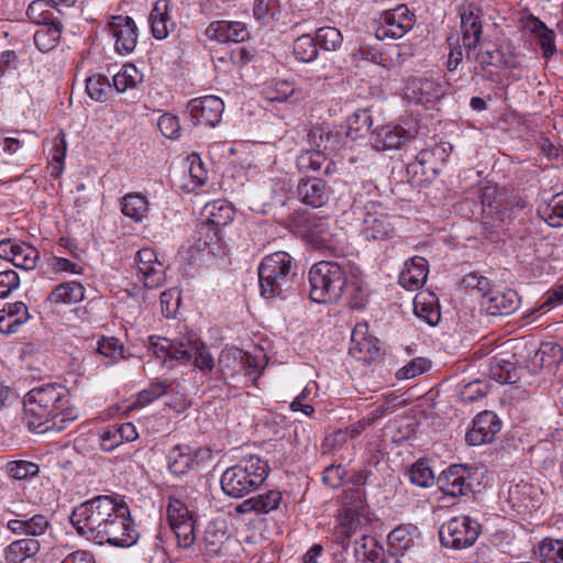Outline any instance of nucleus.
<instances>
[{"instance_id":"obj_1","label":"nucleus","mask_w":563,"mask_h":563,"mask_svg":"<svg viewBox=\"0 0 563 563\" xmlns=\"http://www.w3.org/2000/svg\"><path fill=\"white\" fill-rule=\"evenodd\" d=\"M70 522L80 536L98 544L131 547L139 533L123 500L99 495L75 507Z\"/></svg>"},{"instance_id":"obj_2","label":"nucleus","mask_w":563,"mask_h":563,"mask_svg":"<svg viewBox=\"0 0 563 563\" xmlns=\"http://www.w3.org/2000/svg\"><path fill=\"white\" fill-rule=\"evenodd\" d=\"M24 421L36 433L62 431L78 418L69 404V391L59 384H46L31 389L24 397Z\"/></svg>"},{"instance_id":"obj_3","label":"nucleus","mask_w":563,"mask_h":563,"mask_svg":"<svg viewBox=\"0 0 563 563\" xmlns=\"http://www.w3.org/2000/svg\"><path fill=\"white\" fill-rule=\"evenodd\" d=\"M310 284L309 296L318 303H335L344 291L351 294V306L360 309L365 303L366 290L361 282L349 280L345 263L320 261L311 266L308 273Z\"/></svg>"},{"instance_id":"obj_4","label":"nucleus","mask_w":563,"mask_h":563,"mask_svg":"<svg viewBox=\"0 0 563 563\" xmlns=\"http://www.w3.org/2000/svg\"><path fill=\"white\" fill-rule=\"evenodd\" d=\"M351 208L354 213H360L362 219L361 234L366 241H386L395 235L396 225L400 218L390 213L378 201L364 200L357 188L354 190Z\"/></svg>"},{"instance_id":"obj_5","label":"nucleus","mask_w":563,"mask_h":563,"mask_svg":"<svg viewBox=\"0 0 563 563\" xmlns=\"http://www.w3.org/2000/svg\"><path fill=\"white\" fill-rule=\"evenodd\" d=\"M267 475L268 465L266 461L256 455H250L223 472L221 488L230 497L242 498L256 490L264 483Z\"/></svg>"},{"instance_id":"obj_6","label":"nucleus","mask_w":563,"mask_h":563,"mask_svg":"<svg viewBox=\"0 0 563 563\" xmlns=\"http://www.w3.org/2000/svg\"><path fill=\"white\" fill-rule=\"evenodd\" d=\"M257 272L261 295L267 299L287 292L296 277L292 257L283 251L266 255Z\"/></svg>"},{"instance_id":"obj_7","label":"nucleus","mask_w":563,"mask_h":563,"mask_svg":"<svg viewBox=\"0 0 563 563\" xmlns=\"http://www.w3.org/2000/svg\"><path fill=\"white\" fill-rule=\"evenodd\" d=\"M167 523L175 536L177 547L190 549L196 540V522L198 512L191 501L181 498L170 497L166 507Z\"/></svg>"},{"instance_id":"obj_8","label":"nucleus","mask_w":563,"mask_h":563,"mask_svg":"<svg viewBox=\"0 0 563 563\" xmlns=\"http://www.w3.org/2000/svg\"><path fill=\"white\" fill-rule=\"evenodd\" d=\"M234 208L227 200H213L203 208L206 223L202 227L205 236V246L209 252L216 253L222 249L221 228L227 227L233 221Z\"/></svg>"},{"instance_id":"obj_9","label":"nucleus","mask_w":563,"mask_h":563,"mask_svg":"<svg viewBox=\"0 0 563 563\" xmlns=\"http://www.w3.org/2000/svg\"><path fill=\"white\" fill-rule=\"evenodd\" d=\"M481 532L479 523L468 516L454 517L442 523L439 538L444 548L466 549L475 543Z\"/></svg>"},{"instance_id":"obj_10","label":"nucleus","mask_w":563,"mask_h":563,"mask_svg":"<svg viewBox=\"0 0 563 563\" xmlns=\"http://www.w3.org/2000/svg\"><path fill=\"white\" fill-rule=\"evenodd\" d=\"M413 23L415 15L407 5H397L382 13L375 30V36L379 41L401 38L412 29Z\"/></svg>"},{"instance_id":"obj_11","label":"nucleus","mask_w":563,"mask_h":563,"mask_svg":"<svg viewBox=\"0 0 563 563\" xmlns=\"http://www.w3.org/2000/svg\"><path fill=\"white\" fill-rule=\"evenodd\" d=\"M136 277L150 290L162 287L166 280V269L153 249L143 247L135 255Z\"/></svg>"},{"instance_id":"obj_12","label":"nucleus","mask_w":563,"mask_h":563,"mask_svg":"<svg viewBox=\"0 0 563 563\" xmlns=\"http://www.w3.org/2000/svg\"><path fill=\"white\" fill-rule=\"evenodd\" d=\"M438 485L446 496H465L473 489V474L465 465L454 464L440 474Z\"/></svg>"},{"instance_id":"obj_13","label":"nucleus","mask_w":563,"mask_h":563,"mask_svg":"<svg viewBox=\"0 0 563 563\" xmlns=\"http://www.w3.org/2000/svg\"><path fill=\"white\" fill-rule=\"evenodd\" d=\"M108 31L114 38V49L121 55L130 54L137 44V26L128 15H112L108 22Z\"/></svg>"},{"instance_id":"obj_14","label":"nucleus","mask_w":563,"mask_h":563,"mask_svg":"<svg viewBox=\"0 0 563 563\" xmlns=\"http://www.w3.org/2000/svg\"><path fill=\"white\" fill-rule=\"evenodd\" d=\"M187 108L190 118L196 121L197 124L213 128L222 118L224 103L221 98L210 95L190 100Z\"/></svg>"},{"instance_id":"obj_15","label":"nucleus","mask_w":563,"mask_h":563,"mask_svg":"<svg viewBox=\"0 0 563 563\" xmlns=\"http://www.w3.org/2000/svg\"><path fill=\"white\" fill-rule=\"evenodd\" d=\"M500 430L501 421L498 416L494 411L485 410L474 418L465 440L470 445H482L492 442Z\"/></svg>"},{"instance_id":"obj_16","label":"nucleus","mask_w":563,"mask_h":563,"mask_svg":"<svg viewBox=\"0 0 563 563\" xmlns=\"http://www.w3.org/2000/svg\"><path fill=\"white\" fill-rule=\"evenodd\" d=\"M9 511L16 517L7 522V528L12 533L40 537L52 527L49 519L42 514L30 516V514L23 512L18 508L10 509Z\"/></svg>"},{"instance_id":"obj_17","label":"nucleus","mask_w":563,"mask_h":563,"mask_svg":"<svg viewBox=\"0 0 563 563\" xmlns=\"http://www.w3.org/2000/svg\"><path fill=\"white\" fill-rule=\"evenodd\" d=\"M519 296L512 289L484 291L481 299L482 308L490 316H508L519 307Z\"/></svg>"},{"instance_id":"obj_18","label":"nucleus","mask_w":563,"mask_h":563,"mask_svg":"<svg viewBox=\"0 0 563 563\" xmlns=\"http://www.w3.org/2000/svg\"><path fill=\"white\" fill-rule=\"evenodd\" d=\"M378 341L368 334L367 323H357L352 330L349 353L362 362H371L378 354Z\"/></svg>"},{"instance_id":"obj_19","label":"nucleus","mask_w":563,"mask_h":563,"mask_svg":"<svg viewBox=\"0 0 563 563\" xmlns=\"http://www.w3.org/2000/svg\"><path fill=\"white\" fill-rule=\"evenodd\" d=\"M415 134V130L387 124L373 131L372 144L377 151L396 150L411 140Z\"/></svg>"},{"instance_id":"obj_20","label":"nucleus","mask_w":563,"mask_h":563,"mask_svg":"<svg viewBox=\"0 0 563 563\" xmlns=\"http://www.w3.org/2000/svg\"><path fill=\"white\" fill-rule=\"evenodd\" d=\"M522 27L534 36L537 43L542 49L545 59L551 58L556 52L555 33L549 29L543 21L533 14H528L521 19Z\"/></svg>"},{"instance_id":"obj_21","label":"nucleus","mask_w":563,"mask_h":563,"mask_svg":"<svg viewBox=\"0 0 563 563\" xmlns=\"http://www.w3.org/2000/svg\"><path fill=\"white\" fill-rule=\"evenodd\" d=\"M188 344L185 336L174 341L161 336H150L147 347L156 358L163 360V363L167 360L180 362V358H187Z\"/></svg>"},{"instance_id":"obj_22","label":"nucleus","mask_w":563,"mask_h":563,"mask_svg":"<svg viewBox=\"0 0 563 563\" xmlns=\"http://www.w3.org/2000/svg\"><path fill=\"white\" fill-rule=\"evenodd\" d=\"M329 146L325 144L322 150H307L302 151L296 161L297 167L301 173H322L324 175H332L336 172V165L327 157L324 151Z\"/></svg>"},{"instance_id":"obj_23","label":"nucleus","mask_w":563,"mask_h":563,"mask_svg":"<svg viewBox=\"0 0 563 563\" xmlns=\"http://www.w3.org/2000/svg\"><path fill=\"white\" fill-rule=\"evenodd\" d=\"M406 95L418 103H429L443 97L444 88L433 78H412L406 86Z\"/></svg>"},{"instance_id":"obj_24","label":"nucleus","mask_w":563,"mask_h":563,"mask_svg":"<svg viewBox=\"0 0 563 563\" xmlns=\"http://www.w3.org/2000/svg\"><path fill=\"white\" fill-rule=\"evenodd\" d=\"M229 540L227 523L223 520H211L205 528L199 547L207 556H218Z\"/></svg>"},{"instance_id":"obj_25","label":"nucleus","mask_w":563,"mask_h":563,"mask_svg":"<svg viewBox=\"0 0 563 563\" xmlns=\"http://www.w3.org/2000/svg\"><path fill=\"white\" fill-rule=\"evenodd\" d=\"M297 197L299 200L312 208H320L329 199V188L324 180L320 178H307L300 180L297 186Z\"/></svg>"},{"instance_id":"obj_26","label":"nucleus","mask_w":563,"mask_h":563,"mask_svg":"<svg viewBox=\"0 0 563 563\" xmlns=\"http://www.w3.org/2000/svg\"><path fill=\"white\" fill-rule=\"evenodd\" d=\"M29 319V309L24 302H8L0 309V332L4 334L15 333Z\"/></svg>"},{"instance_id":"obj_27","label":"nucleus","mask_w":563,"mask_h":563,"mask_svg":"<svg viewBox=\"0 0 563 563\" xmlns=\"http://www.w3.org/2000/svg\"><path fill=\"white\" fill-rule=\"evenodd\" d=\"M507 198L508 194L495 185L484 186L479 190V199L484 211L492 217L496 216L498 219H503L509 209L510 203Z\"/></svg>"},{"instance_id":"obj_28","label":"nucleus","mask_w":563,"mask_h":563,"mask_svg":"<svg viewBox=\"0 0 563 563\" xmlns=\"http://www.w3.org/2000/svg\"><path fill=\"white\" fill-rule=\"evenodd\" d=\"M169 12V0H157L150 12L148 22L151 24L152 35L156 40L166 38L175 26Z\"/></svg>"},{"instance_id":"obj_29","label":"nucleus","mask_w":563,"mask_h":563,"mask_svg":"<svg viewBox=\"0 0 563 563\" xmlns=\"http://www.w3.org/2000/svg\"><path fill=\"white\" fill-rule=\"evenodd\" d=\"M428 277V262L423 257H413L406 263L405 269L399 275V284L408 289L420 288Z\"/></svg>"},{"instance_id":"obj_30","label":"nucleus","mask_w":563,"mask_h":563,"mask_svg":"<svg viewBox=\"0 0 563 563\" xmlns=\"http://www.w3.org/2000/svg\"><path fill=\"white\" fill-rule=\"evenodd\" d=\"M418 528L412 525H402L388 534L389 553L393 556L404 555L406 551L416 545Z\"/></svg>"},{"instance_id":"obj_31","label":"nucleus","mask_w":563,"mask_h":563,"mask_svg":"<svg viewBox=\"0 0 563 563\" xmlns=\"http://www.w3.org/2000/svg\"><path fill=\"white\" fill-rule=\"evenodd\" d=\"M167 465L175 475H184L198 465L197 455L190 446L178 444L169 450Z\"/></svg>"},{"instance_id":"obj_32","label":"nucleus","mask_w":563,"mask_h":563,"mask_svg":"<svg viewBox=\"0 0 563 563\" xmlns=\"http://www.w3.org/2000/svg\"><path fill=\"white\" fill-rule=\"evenodd\" d=\"M188 340L187 358H180L181 363H189L194 360V364L203 373H210L214 367V361L207 346L195 335L185 336Z\"/></svg>"},{"instance_id":"obj_33","label":"nucleus","mask_w":563,"mask_h":563,"mask_svg":"<svg viewBox=\"0 0 563 563\" xmlns=\"http://www.w3.org/2000/svg\"><path fill=\"white\" fill-rule=\"evenodd\" d=\"M355 556L363 563H387L384 547L375 537L362 534L355 542Z\"/></svg>"},{"instance_id":"obj_34","label":"nucleus","mask_w":563,"mask_h":563,"mask_svg":"<svg viewBox=\"0 0 563 563\" xmlns=\"http://www.w3.org/2000/svg\"><path fill=\"white\" fill-rule=\"evenodd\" d=\"M443 153L444 148L442 146L421 150L417 154L415 162L408 164L407 173L417 175L421 172L422 176L428 179L430 175H435L438 173L439 165L435 162V156Z\"/></svg>"},{"instance_id":"obj_35","label":"nucleus","mask_w":563,"mask_h":563,"mask_svg":"<svg viewBox=\"0 0 563 563\" xmlns=\"http://www.w3.org/2000/svg\"><path fill=\"white\" fill-rule=\"evenodd\" d=\"M41 549L36 539L24 538L11 542L4 550L7 563H22L26 559L34 558Z\"/></svg>"},{"instance_id":"obj_36","label":"nucleus","mask_w":563,"mask_h":563,"mask_svg":"<svg viewBox=\"0 0 563 563\" xmlns=\"http://www.w3.org/2000/svg\"><path fill=\"white\" fill-rule=\"evenodd\" d=\"M85 298L84 286L75 280L57 285L48 295L47 300L57 305H70Z\"/></svg>"},{"instance_id":"obj_37","label":"nucleus","mask_w":563,"mask_h":563,"mask_svg":"<svg viewBox=\"0 0 563 563\" xmlns=\"http://www.w3.org/2000/svg\"><path fill=\"white\" fill-rule=\"evenodd\" d=\"M121 210L125 217L134 222H141L150 211V203L145 196L140 192H130L121 199Z\"/></svg>"},{"instance_id":"obj_38","label":"nucleus","mask_w":563,"mask_h":563,"mask_svg":"<svg viewBox=\"0 0 563 563\" xmlns=\"http://www.w3.org/2000/svg\"><path fill=\"white\" fill-rule=\"evenodd\" d=\"M461 31L464 46L475 48L482 36V20L479 14L472 10L462 13Z\"/></svg>"},{"instance_id":"obj_39","label":"nucleus","mask_w":563,"mask_h":563,"mask_svg":"<svg viewBox=\"0 0 563 563\" xmlns=\"http://www.w3.org/2000/svg\"><path fill=\"white\" fill-rule=\"evenodd\" d=\"M413 311L430 325H435L441 318L437 299L432 294H418L413 299Z\"/></svg>"},{"instance_id":"obj_40","label":"nucleus","mask_w":563,"mask_h":563,"mask_svg":"<svg viewBox=\"0 0 563 563\" xmlns=\"http://www.w3.org/2000/svg\"><path fill=\"white\" fill-rule=\"evenodd\" d=\"M539 563H563V540L544 538L534 549Z\"/></svg>"},{"instance_id":"obj_41","label":"nucleus","mask_w":563,"mask_h":563,"mask_svg":"<svg viewBox=\"0 0 563 563\" xmlns=\"http://www.w3.org/2000/svg\"><path fill=\"white\" fill-rule=\"evenodd\" d=\"M62 24L54 21L44 25L34 33L33 40L36 47L42 52L55 48L60 40Z\"/></svg>"},{"instance_id":"obj_42","label":"nucleus","mask_w":563,"mask_h":563,"mask_svg":"<svg viewBox=\"0 0 563 563\" xmlns=\"http://www.w3.org/2000/svg\"><path fill=\"white\" fill-rule=\"evenodd\" d=\"M538 213L550 227H563V191L554 195L548 203L539 206Z\"/></svg>"},{"instance_id":"obj_43","label":"nucleus","mask_w":563,"mask_h":563,"mask_svg":"<svg viewBox=\"0 0 563 563\" xmlns=\"http://www.w3.org/2000/svg\"><path fill=\"white\" fill-rule=\"evenodd\" d=\"M253 362V358L236 349L223 350L219 356V366L223 376L232 375L236 367L251 366Z\"/></svg>"},{"instance_id":"obj_44","label":"nucleus","mask_w":563,"mask_h":563,"mask_svg":"<svg viewBox=\"0 0 563 563\" xmlns=\"http://www.w3.org/2000/svg\"><path fill=\"white\" fill-rule=\"evenodd\" d=\"M40 258V252L31 244L18 242L12 257V264L25 271L33 269Z\"/></svg>"},{"instance_id":"obj_45","label":"nucleus","mask_w":563,"mask_h":563,"mask_svg":"<svg viewBox=\"0 0 563 563\" xmlns=\"http://www.w3.org/2000/svg\"><path fill=\"white\" fill-rule=\"evenodd\" d=\"M317 41L309 34L297 37L292 45V52L297 60L302 63L313 62L318 56Z\"/></svg>"},{"instance_id":"obj_46","label":"nucleus","mask_w":563,"mask_h":563,"mask_svg":"<svg viewBox=\"0 0 563 563\" xmlns=\"http://www.w3.org/2000/svg\"><path fill=\"white\" fill-rule=\"evenodd\" d=\"M372 117L367 110H357L347 119V136L358 139L364 136L371 129Z\"/></svg>"},{"instance_id":"obj_47","label":"nucleus","mask_w":563,"mask_h":563,"mask_svg":"<svg viewBox=\"0 0 563 563\" xmlns=\"http://www.w3.org/2000/svg\"><path fill=\"white\" fill-rule=\"evenodd\" d=\"M27 19L37 25H44L57 21L53 16L52 5L45 0L32 1L26 9Z\"/></svg>"},{"instance_id":"obj_48","label":"nucleus","mask_w":563,"mask_h":563,"mask_svg":"<svg viewBox=\"0 0 563 563\" xmlns=\"http://www.w3.org/2000/svg\"><path fill=\"white\" fill-rule=\"evenodd\" d=\"M314 38L317 44L324 51H336L343 43L341 31L334 26L319 27Z\"/></svg>"},{"instance_id":"obj_49","label":"nucleus","mask_w":563,"mask_h":563,"mask_svg":"<svg viewBox=\"0 0 563 563\" xmlns=\"http://www.w3.org/2000/svg\"><path fill=\"white\" fill-rule=\"evenodd\" d=\"M489 376L501 384H514L518 379L514 364L504 360L490 362Z\"/></svg>"},{"instance_id":"obj_50","label":"nucleus","mask_w":563,"mask_h":563,"mask_svg":"<svg viewBox=\"0 0 563 563\" xmlns=\"http://www.w3.org/2000/svg\"><path fill=\"white\" fill-rule=\"evenodd\" d=\"M110 90L111 85L103 75L96 74L88 77L86 80V91L92 100L104 101Z\"/></svg>"},{"instance_id":"obj_51","label":"nucleus","mask_w":563,"mask_h":563,"mask_svg":"<svg viewBox=\"0 0 563 563\" xmlns=\"http://www.w3.org/2000/svg\"><path fill=\"white\" fill-rule=\"evenodd\" d=\"M141 76L133 65H125L113 76V87L118 92H124L134 88L140 81Z\"/></svg>"},{"instance_id":"obj_52","label":"nucleus","mask_w":563,"mask_h":563,"mask_svg":"<svg viewBox=\"0 0 563 563\" xmlns=\"http://www.w3.org/2000/svg\"><path fill=\"white\" fill-rule=\"evenodd\" d=\"M280 12V0H254L253 16L263 24Z\"/></svg>"},{"instance_id":"obj_53","label":"nucleus","mask_w":563,"mask_h":563,"mask_svg":"<svg viewBox=\"0 0 563 563\" xmlns=\"http://www.w3.org/2000/svg\"><path fill=\"white\" fill-rule=\"evenodd\" d=\"M5 472L11 478L22 481L36 476L40 467L37 464L29 461H11L7 463Z\"/></svg>"},{"instance_id":"obj_54","label":"nucleus","mask_w":563,"mask_h":563,"mask_svg":"<svg viewBox=\"0 0 563 563\" xmlns=\"http://www.w3.org/2000/svg\"><path fill=\"white\" fill-rule=\"evenodd\" d=\"M409 478L419 487H430L434 482V473L423 461H417L410 467Z\"/></svg>"},{"instance_id":"obj_55","label":"nucleus","mask_w":563,"mask_h":563,"mask_svg":"<svg viewBox=\"0 0 563 563\" xmlns=\"http://www.w3.org/2000/svg\"><path fill=\"white\" fill-rule=\"evenodd\" d=\"M294 91L295 89L290 82L287 80H278L266 87L263 91V95L268 101L283 102L286 101L294 93Z\"/></svg>"},{"instance_id":"obj_56","label":"nucleus","mask_w":563,"mask_h":563,"mask_svg":"<svg viewBox=\"0 0 563 563\" xmlns=\"http://www.w3.org/2000/svg\"><path fill=\"white\" fill-rule=\"evenodd\" d=\"M371 522V518L367 514L363 512H346V525L343 526V532L345 537L349 539L352 534L356 533L357 531L362 532L364 534L366 532V529H364L366 526H368Z\"/></svg>"},{"instance_id":"obj_57","label":"nucleus","mask_w":563,"mask_h":563,"mask_svg":"<svg viewBox=\"0 0 563 563\" xmlns=\"http://www.w3.org/2000/svg\"><path fill=\"white\" fill-rule=\"evenodd\" d=\"M169 387H170V383H168L167 380L153 382L148 386V388L143 389L141 393H139L137 404L140 406H145V405L151 404L153 400L165 395L168 391Z\"/></svg>"},{"instance_id":"obj_58","label":"nucleus","mask_w":563,"mask_h":563,"mask_svg":"<svg viewBox=\"0 0 563 563\" xmlns=\"http://www.w3.org/2000/svg\"><path fill=\"white\" fill-rule=\"evenodd\" d=\"M349 439L351 438L346 429H338L324 437L321 449L327 453L341 450L346 445Z\"/></svg>"},{"instance_id":"obj_59","label":"nucleus","mask_w":563,"mask_h":563,"mask_svg":"<svg viewBox=\"0 0 563 563\" xmlns=\"http://www.w3.org/2000/svg\"><path fill=\"white\" fill-rule=\"evenodd\" d=\"M97 352L112 361L122 357L123 346L117 338H102L98 341Z\"/></svg>"},{"instance_id":"obj_60","label":"nucleus","mask_w":563,"mask_h":563,"mask_svg":"<svg viewBox=\"0 0 563 563\" xmlns=\"http://www.w3.org/2000/svg\"><path fill=\"white\" fill-rule=\"evenodd\" d=\"M157 126L167 139H177L180 134V123L176 115L164 113L159 117Z\"/></svg>"},{"instance_id":"obj_61","label":"nucleus","mask_w":563,"mask_h":563,"mask_svg":"<svg viewBox=\"0 0 563 563\" xmlns=\"http://www.w3.org/2000/svg\"><path fill=\"white\" fill-rule=\"evenodd\" d=\"M189 178L192 183V189L202 186L207 180V170L203 167L201 158L197 154H192L189 157Z\"/></svg>"},{"instance_id":"obj_62","label":"nucleus","mask_w":563,"mask_h":563,"mask_svg":"<svg viewBox=\"0 0 563 563\" xmlns=\"http://www.w3.org/2000/svg\"><path fill=\"white\" fill-rule=\"evenodd\" d=\"M256 498L257 514H268L278 508L282 501V494L278 490H269L258 495Z\"/></svg>"},{"instance_id":"obj_63","label":"nucleus","mask_w":563,"mask_h":563,"mask_svg":"<svg viewBox=\"0 0 563 563\" xmlns=\"http://www.w3.org/2000/svg\"><path fill=\"white\" fill-rule=\"evenodd\" d=\"M430 367V363L428 360L423 357H417L410 361L407 365L400 368L397 373V377L400 379H409L413 378L424 372Z\"/></svg>"},{"instance_id":"obj_64","label":"nucleus","mask_w":563,"mask_h":563,"mask_svg":"<svg viewBox=\"0 0 563 563\" xmlns=\"http://www.w3.org/2000/svg\"><path fill=\"white\" fill-rule=\"evenodd\" d=\"M20 285V277L16 272L7 269L0 272V298L7 297Z\"/></svg>"}]
</instances>
